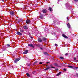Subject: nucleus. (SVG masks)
I'll return each mask as SVG.
<instances>
[{"instance_id":"obj_1","label":"nucleus","mask_w":78,"mask_h":78,"mask_svg":"<svg viewBox=\"0 0 78 78\" xmlns=\"http://www.w3.org/2000/svg\"><path fill=\"white\" fill-rule=\"evenodd\" d=\"M66 6L67 8H68L69 9H72V6L70 5L69 3H66Z\"/></svg>"},{"instance_id":"obj_7","label":"nucleus","mask_w":78,"mask_h":78,"mask_svg":"<svg viewBox=\"0 0 78 78\" xmlns=\"http://www.w3.org/2000/svg\"><path fill=\"white\" fill-rule=\"evenodd\" d=\"M62 36L64 38H66V39H68V37H67V36H66L65 34H63Z\"/></svg>"},{"instance_id":"obj_6","label":"nucleus","mask_w":78,"mask_h":78,"mask_svg":"<svg viewBox=\"0 0 78 78\" xmlns=\"http://www.w3.org/2000/svg\"><path fill=\"white\" fill-rule=\"evenodd\" d=\"M46 40H47V38L45 37H43L42 39V41H43V42H45L46 41Z\"/></svg>"},{"instance_id":"obj_28","label":"nucleus","mask_w":78,"mask_h":78,"mask_svg":"<svg viewBox=\"0 0 78 78\" xmlns=\"http://www.w3.org/2000/svg\"><path fill=\"white\" fill-rule=\"evenodd\" d=\"M55 47H57V46H58V44H55Z\"/></svg>"},{"instance_id":"obj_32","label":"nucleus","mask_w":78,"mask_h":78,"mask_svg":"<svg viewBox=\"0 0 78 78\" xmlns=\"http://www.w3.org/2000/svg\"><path fill=\"white\" fill-rule=\"evenodd\" d=\"M39 64H42V62H40L39 63Z\"/></svg>"},{"instance_id":"obj_5","label":"nucleus","mask_w":78,"mask_h":78,"mask_svg":"<svg viewBox=\"0 0 78 78\" xmlns=\"http://www.w3.org/2000/svg\"><path fill=\"white\" fill-rule=\"evenodd\" d=\"M29 47H33V48H34V46L32 44H29L28 45Z\"/></svg>"},{"instance_id":"obj_39","label":"nucleus","mask_w":78,"mask_h":78,"mask_svg":"<svg viewBox=\"0 0 78 78\" xmlns=\"http://www.w3.org/2000/svg\"><path fill=\"white\" fill-rule=\"evenodd\" d=\"M67 19L68 20H69V19H68V18H67Z\"/></svg>"},{"instance_id":"obj_10","label":"nucleus","mask_w":78,"mask_h":78,"mask_svg":"<svg viewBox=\"0 0 78 78\" xmlns=\"http://www.w3.org/2000/svg\"><path fill=\"white\" fill-rule=\"evenodd\" d=\"M10 14L11 16H14V12L13 11H12L10 12Z\"/></svg>"},{"instance_id":"obj_30","label":"nucleus","mask_w":78,"mask_h":78,"mask_svg":"<svg viewBox=\"0 0 78 78\" xmlns=\"http://www.w3.org/2000/svg\"><path fill=\"white\" fill-rule=\"evenodd\" d=\"M54 68H55V67H51V69H54Z\"/></svg>"},{"instance_id":"obj_17","label":"nucleus","mask_w":78,"mask_h":78,"mask_svg":"<svg viewBox=\"0 0 78 78\" xmlns=\"http://www.w3.org/2000/svg\"><path fill=\"white\" fill-rule=\"evenodd\" d=\"M68 67H69V68H71V69H73V66H68Z\"/></svg>"},{"instance_id":"obj_41","label":"nucleus","mask_w":78,"mask_h":78,"mask_svg":"<svg viewBox=\"0 0 78 78\" xmlns=\"http://www.w3.org/2000/svg\"><path fill=\"white\" fill-rule=\"evenodd\" d=\"M37 31V32H38L39 31Z\"/></svg>"},{"instance_id":"obj_16","label":"nucleus","mask_w":78,"mask_h":78,"mask_svg":"<svg viewBox=\"0 0 78 78\" xmlns=\"http://www.w3.org/2000/svg\"><path fill=\"white\" fill-rule=\"evenodd\" d=\"M6 46H7V48H8L10 47V45L9 44H7L6 45Z\"/></svg>"},{"instance_id":"obj_12","label":"nucleus","mask_w":78,"mask_h":78,"mask_svg":"<svg viewBox=\"0 0 78 78\" xmlns=\"http://www.w3.org/2000/svg\"><path fill=\"white\" fill-rule=\"evenodd\" d=\"M77 68V67H75L74 66H73V69L74 70H76V69H77V68Z\"/></svg>"},{"instance_id":"obj_43","label":"nucleus","mask_w":78,"mask_h":78,"mask_svg":"<svg viewBox=\"0 0 78 78\" xmlns=\"http://www.w3.org/2000/svg\"><path fill=\"white\" fill-rule=\"evenodd\" d=\"M57 3H58V2Z\"/></svg>"},{"instance_id":"obj_2","label":"nucleus","mask_w":78,"mask_h":78,"mask_svg":"<svg viewBox=\"0 0 78 78\" xmlns=\"http://www.w3.org/2000/svg\"><path fill=\"white\" fill-rule=\"evenodd\" d=\"M20 60V58H16V59H15V60L14 62H15V63H16L18 61H19Z\"/></svg>"},{"instance_id":"obj_38","label":"nucleus","mask_w":78,"mask_h":78,"mask_svg":"<svg viewBox=\"0 0 78 78\" xmlns=\"http://www.w3.org/2000/svg\"><path fill=\"white\" fill-rule=\"evenodd\" d=\"M31 39H33V38L32 37H31Z\"/></svg>"},{"instance_id":"obj_31","label":"nucleus","mask_w":78,"mask_h":78,"mask_svg":"<svg viewBox=\"0 0 78 78\" xmlns=\"http://www.w3.org/2000/svg\"><path fill=\"white\" fill-rule=\"evenodd\" d=\"M74 60H76V58H74Z\"/></svg>"},{"instance_id":"obj_21","label":"nucleus","mask_w":78,"mask_h":78,"mask_svg":"<svg viewBox=\"0 0 78 78\" xmlns=\"http://www.w3.org/2000/svg\"><path fill=\"white\" fill-rule=\"evenodd\" d=\"M40 18L41 19H43V15H41L40 16Z\"/></svg>"},{"instance_id":"obj_26","label":"nucleus","mask_w":78,"mask_h":78,"mask_svg":"<svg viewBox=\"0 0 78 78\" xmlns=\"http://www.w3.org/2000/svg\"><path fill=\"white\" fill-rule=\"evenodd\" d=\"M55 66H58V64L56 63H55Z\"/></svg>"},{"instance_id":"obj_42","label":"nucleus","mask_w":78,"mask_h":78,"mask_svg":"<svg viewBox=\"0 0 78 78\" xmlns=\"http://www.w3.org/2000/svg\"><path fill=\"white\" fill-rule=\"evenodd\" d=\"M77 68H78L77 69H78V67H77Z\"/></svg>"},{"instance_id":"obj_3","label":"nucleus","mask_w":78,"mask_h":78,"mask_svg":"<svg viewBox=\"0 0 78 78\" xmlns=\"http://www.w3.org/2000/svg\"><path fill=\"white\" fill-rule=\"evenodd\" d=\"M42 12L43 13H47V10L45 9H43Z\"/></svg>"},{"instance_id":"obj_24","label":"nucleus","mask_w":78,"mask_h":78,"mask_svg":"<svg viewBox=\"0 0 78 78\" xmlns=\"http://www.w3.org/2000/svg\"><path fill=\"white\" fill-rule=\"evenodd\" d=\"M44 55H47V54H48V53H47V52H44Z\"/></svg>"},{"instance_id":"obj_14","label":"nucleus","mask_w":78,"mask_h":78,"mask_svg":"<svg viewBox=\"0 0 78 78\" xmlns=\"http://www.w3.org/2000/svg\"><path fill=\"white\" fill-rule=\"evenodd\" d=\"M67 25L68 28H70V23H68Z\"/></svg>"},{"instance_id":"obj_18","label":"nucleus","mask_w":78,"mask_h":78,"mask_svg":"<svg viewBox=\"0 0 78 78\" xmlns=\"http://www.w3.org/2000/svg\"><path fill=\"white\" fill-rule=\"evenodd\" d=\"M50 11H52V8L49 7L48 9Z\"/></svg>"},{"instance_id":"obj_40","label":"nucleus","mask_w":78,"mask_h":78,"mask_svg":"<svg viewBox=\"0 0 78 78\" xmlns=\"http://www.w3.org/2000/svg\"><path fill=\"white\" fill-rule=\"evenodd\" d=\"M2 2H3V0H2Z\"/></svg>"},{"instance_id":"obj_44","label":"nucleus","mask_w":78,"mask_h":78,"mask_svg":"<svg viewBox=\"0 0 78 78\" xmlns=\"http://www.w3.org/2000/svg\"><path fill=\"white\" fill-rule=\"evenodd\" d=\"M77 61H78V60H77Z\"/></svg>"},{"instance_id":"obj_9","label":"nucleus","mask_w":78,"mask_h":78,"mask_svg":"<svg viewBox=\"0 0 78 78\" xmlns=\"http://www.w3.org/2000/svg\"><path fill=\"white\" fill-rule=\"evenodd\" d=\"M38 42H41L42 41V39H41V38H39L38 39Z\"/></svg>"},{"instance_id":"obj_25","label":"nucleus","mask_w":78,"mask_h":78,"mask_svg":"<svg viewBox=\"0 0 78 78\" xmlns=\"http://www.w3.org/2000/svg\"><path fill=\"white\" fill-rule=\"evenodd\" d=\"M36 63H37V61L36 62H34V64H36Z\"/></svg>"},{"instance_id":"obj_11","label":"nucleus","mask_w":78,"mask_h":78,"mask_svg":"<svg viewBox=\"0 0 78 78\" xmlns=\"http://www.w3.org/2000/svg\"><path fill=\"white\" fill-rule=\"evenodd\" d=\"M28 50H26L24 52H23V54H27V53H28Z\"/></svg>"},{"instance_id":"obj_37","label":"nucleus","mask_w":78,"mask_h":78,"mask_svg":"<svg viewBox=\"0 0 78 78\" xmlns=\"http://www.w3.org/2000/svg\"><path fill=\"white\" fill-rule=\"evenodd\" d=\"M60 1V0H58V2H59Z\"/></svg>"},{"instance_id":"obj_13","label":"nucleus","mask_w":78,"mask_h":78,"mask_svg":"<svg viewBox=\"0 0 78 78\" xmlns=\"http://www.w3.org/2000/svg\"><path fill=\"white\" fill-rule=\"evenodd\" d=\"M23 28H24V29H25L26 30L27 29H28V27H27L26 26H24Z\"/></svg>"},{"instance_id":"obj_20","label":"nucleus","mask_w":78,"mask_h":78,"mask_svg":"<svg viewBox=\"0 0 78 78\" xmlns=\"http://www.w3.org/2000/svg\"><path fill=\"white\" fill-rule=\"evenodd\" d=\"M61 72H59L56 75V76H59V75L61 74Z\"/></svg>"},{"instance_id":"obj_23","label":"nucleus","mask_w":78,"mask_h":78,"mask_svg":"<svg viewBox=\"0 0 78 78\" xmlns=\"http://www.w3.org/2000/svg\"><path fill=\"white\" fill-rule=\"evenodd\" d=\"M59 58L60 59H64V58L63 57H61Z\"/></svg>"},{"instance_id":"obj_35","label":"nucleus","mask_w":78,"mask_h":78,"mask_svg":"<svg viewBox=\"0 0 78 78\" xmlns=\"http://www.w3.org/2000/svg\"><path fill=\"white\" fill-rule=\"evenodd\" d=\"M40 49H41V50H42V48H40Z\"/></svg>"},{"instance_id":"obj_29","label":"nucleus","mask_w":78,"mask_h":78,"mask_svg":"<svg viewBox=\"0 0 78 78\" xmlns=\"http://www.w3.org/2000/svg\"><path fill=\"white\" fill-rule=\"evenodd\" d=\"M75 2H78V0H74Z\"/></svg>"},{"instance_id":"obj_8","label":"nucleus","mask_w":78,"mask_h":78,"mask_svg":"<svg viewBox=\"0 0 78 78\" xmlns=\"http://www.w3.org/2000/svg\"><path fill=\"white\" fill-rule=\"evenodd\" d=\"M26 23H27V24H28V23H30V20H26Z\"/></svg>"},{"instance_id":"obj_4","label":"nucleus","mask_w":78,"mask_h":78,"mask_svg":"<svg viewBox=\"0 0 78 78\" xmlns=\"http://www.w3.org/2000/svg\"><path fill=\"white\" fill-rule=\"evenodd\" d=\"M16 34L19 36H21V35H22V33L20 32H16Z\"/></svg>"},{"instance_id":"obj_15","label":"nucleus","mask_w":78,"mask_h":78,"mask_svg":"<svg viewBox=\"0 0 78 78\" xmlns=\"http://www.w3.org/2000/svg\"><path fill=\"white\" fill-rule=\"evenodd\" d=\"M20 31L21 33H24V30H20Z\"/></svg>"},{"instance_id":"obj_27","label":"nucleus","mask_w":78,"mask_h":78,"mask_svg":"<svg viewBox=\"0 0 78 78\" xmlns=\"http://www.w3.org/2000/svg\"><path fill=\"white\" fill-rule=\"evenodd\" d=\"M63 70L64 71H66V70H67V69H64Z\"/></svg>"},{"instance_id":"obj_34","label":"nucleus","mask_w":78,"mask_h":78,"mask_svg":"<svg viewBox=\"0 0 78 78\" xmlns=\"http://www.w3.org/2000/svg\"><path fill=\"white\" fill-rule=\"evenodd\" d=\"M47 64H48V63H50V62H47Z\"/></svg>"},{"instance_id":"obj_19","label":"nucleus","mask_w":78,"mask_h":78,"mask_svg":"<svg viewBox=\"0 0 78 78\" xmlns=\"http://www.w3.org/2000/svg\"><path fill=\"white\" fill-rule=\"evenodd\" d=\"M26 75L27 76H28L29 77L30 76V75L28 73H26Z\"/></svg>"},{"instance_id":"obj_22","label":"nucleus","mask_w":78,"mask_h":78,"mask_svg":"<svg viewBox=\"0 0 78 78\" xmlns=\"http://www.w3.org/2000/svg\"><path fill=\"white\" fill-rule=\"evenodd\" d=\"M50 67H48L45 70H48V69H50Z\"/></svg>"},{"instance_id":"obj_33","label":"nucleus","mask_w":78,"mask_h":78,"mask_svg":"<svg viewBox=\"0 0 78 78\" xmlns=\"http://www.w3.org/2000/svg\"><path fill=\"white\" fill-rule=\"evenodd\" d=\"M67 55H68V53H66V54H65V55L67 56Z\"/></svg>"},{"instance_id":"obj_36","label":"nucleus","mask_w":78,"mask_h":78,"mask_svg":"<svg viewBox=\"0 0 78 78\" xmlns=\"http://www.w3.org/2000/svg\"><path fill=\"white\" fill-rule=\"evenodd\" d=\"M76 75H77V76H78V74H77Z\"/></svg>"}]
</instances>
